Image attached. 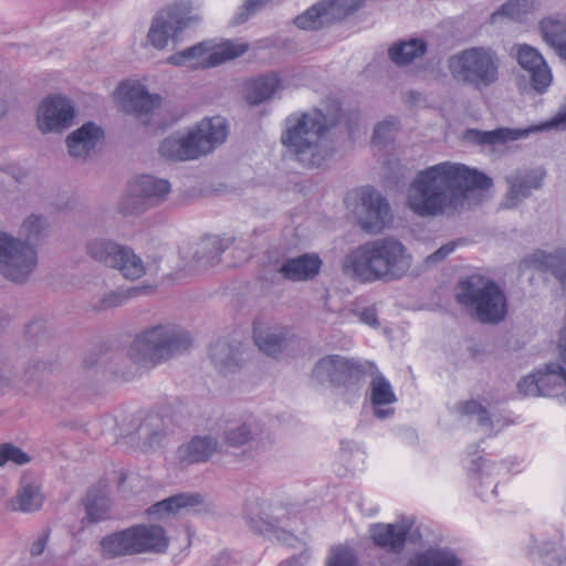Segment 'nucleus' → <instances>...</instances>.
Returning <instances> with one entry per match:
<instances>
[{
  "mask_svg": "<svg viewBox=\"0 0 566 566\" xmlns=\"http://www.w3.org/2000/svg\"><path fill=\"white\" fill-rule=\"evenodd\" d=\"M75 117L74 107L61 95L44 98L38 111V126L42 133L60 132L70 127Z\"/></svg>",
  "mask_w": 566,
  "mask_h": 566,
  "instance_id": "obj_15",
  "label": "nucleus"
},
{
  "mask_svg": "<svg viewBox=\"0 0 566 566\" xmlns=\"http://www.w3.org/2000/svg\"><path fill=\"white\" fill-rule=\"evenodd\" d=\"M322 261L316 254H303L287 260L281 266V273L290 281H305L315 277L321 270Z\"/></svg>",
  "mask_w": 566,
  "mask_h": 566,
  "instance_id": "obj_23",
  "label": "nucleus"
},
{
  "mask_svg": "<svg viewBox=\"0 0 566 566\" xmlns=\"http://www.w3.org/2000/svg\"><path fill=\"white\" fill-rule=\"evenodd\" d=\"M114 95L127 113L139 118L148 114L153 115L161 103L160 96L149 94L138 81L122 82Z\"/></svg>",
  "mask_w": 566,
  "mask_h": 566,
  "instance_id": "obj_16",
  "label": "nucleus"
},
{
  "mask_svg": "<svg viewBox=\"0 0 566 566\" xmlns=\"http://www.w3.org/2000/svg\"><path fill=\"white\" fill-rule=\"evenodd\" d=\"M250 439V430L245 426H241L238 430H230L227 432L226 440L231 447H240L248 442Z\"/></svg>",
  "mask_w": 566,
  "mask_h": 566,
  "instance_id": "obj_45",
  "label": "nucleus"
},
{
  "mask_svg": "<svg viewBox=\"0 0 566 566\" xmlns=\"http://www.w3.org/2000/svg\"><path fill=\"white\" fill-rule=\"evenodd\" d=\"M462 562L449 548H429L411 557L407 566H461Z\"/></svg>",
  "mask_w": 566,
  "mask_h": 566,
  "instance_id": "obj_25",
  "label": "nucleus"
},
{
  "mask_svg": "<svg viewBox=\"0 0 566 566\" xmlns=\"http://www.w3.org/2000/svg\"><path fill=\"white\" fill-rule=\"evenodd\" d=\"M555 549L554 543H544L543 546L536 547V553L539 555H548Z\"/></svg>",
  "mask_w": 566,
  "mask_h": 566,
  "instance_id": "obj_52",
  "label": "nucleus"
},
{
  "mask_svg": "<svg viewBox=\"0 0 566 566\" xmlns=\"http://www.w3.org/2000/svg\"><path fill=\"white\" fill-rule=\"evenodd\" d=\"M364 3V0H329L312 6L304 13L294 19L297 28L303 30H316L323 27L324 22L333 19H344Z\"/></svg>",
  "mask_w": 566,
  "mask_h": 566,
  "instance_id": "obj_13",
  "label": "nucleus"
},
{
  "mask_svg": "<svg viewBox=\"0 0 566 566\" xmlns=\"http://www.w3.org/2000/svg\"><path fill=\"white\" fill-rule=\"evenodd\" d=\"M412 264V256L397 239L385 238L367 242L347 258L354 276L365 283L395 281L405 276Z\"/></svg>",
  "mask_w": 566,
  "mask_h": 566,
  "instance_id": "obj_2",
  "label": "nucleus"
},
{
  "mask_svg": "<svg viewBox=\"0 0 566 566\" xmlns=\"http://www.w3.org/2000/svg\"><path fill=\"white\" fill-rule=\"evenodd\" d=\"M537 373L531 374L524 377L517 385L518 392L523 396H543V394H549L545 387H541Z\"/></svg>",
  "mask_w": 566,
  "mask_h": 566,
  "instance_id": "obj_37",
  "label": "nucleus"
},
{
  "mask_svg": "<svg viewBox=\"0 0 566 566\" xmlns=\"http://www.w3.org/2000/svg\"><path fill=\"white\" fill-rule=\"evenodd\" d=\"M202 503L199 494H177L154 504L149 510L150 515H169L181 509L193 507Z\"/></svg>",
  "mask_w": 566,
  "mask_h": 566,
  "instance_id": "obj_29",
  "label": "nucleus"
},
{
  "mask_svg": "<svg viewBox=\"0 0 566 566\" xmlns=\"http://www.w3.org/2000/svg\"><path fill=\"white\" fill-rule=\"evenodd\" d=\"M287 329H281L279 333H266L261 329V323L254 322L253 337L256 346L261 352L269 356L277 357L283 353L287 342Z\"/></svg>",
  "mask_w": 566,
  "mask_h": 566,
  "instance_id": "obj_26",
  "label": "nucleus"
},
{
  "mask_svg": "<svg viewBox=\"0 0 566 566\" xmlns=\"http://www.w3.org/2000/svg\"><path fill=\"white\" fill-rule=\"evenodd\" d=\"M44 227V220L40 216L29 217L22 224V230L25 235L31 239L41 232Z\"/></svg>",
  "mask_w": 566,
  "mask_h": 566,
  "instance_id": "obj_46",
  "label": "nucleus"
},
{
  "mask_svg": "<svg viewBox=\"0 0 566 566\" xmlns=\"http://www.w3.org/2000/svg\"><path fill=\"white\" fill-rule=\"evenodd\" d=\"M133 195L122 203V211L138 212L139 206H151L163 200L170 191V184L165 179H156L149 175L138 176L132 184Z\"/></svg>",
  "mask_w": 566,
  "mask_h": 566,
  "instance_id": "obj_14",
  "label": "nucleus"
},
{
  "mask_svg": "<svg viewBox=\"0 0 566 566\" xmlns=\"http://www.w3.org/2000/svg\"><path fill=\"white\" fill-rule=\"evenodd\" d=\"M484 462V459L482 457L478 458L473 461L472 470L480 472L482 470V464Z\"/></svg>",
  "mask_w": 566,
  "mask_h": 566,
  "instance_id": "obj_54",
  "label": "nucleus"
},
{
  "mask_svg": "<svg viewBox=\"0 0 566 566\" xmlns=\"http://www.w3.org/2000/svg\"><path fill=\"white\" fill-rule=\"evenodd\" d=\"M457 301L469 307L482 323H499L507 311L506 298L492 281L480 275H471L458 285Z\"/></svg>",
  "mask_w": 566,
  "mask_h": 566,
  "instance_id": "obj_6",
  "label": "nucleus"
},
{
  "mask_svg": "<svg viewBox=\"0 0 566 566\" xmlns=\"http://www.w3.org/2000/svg\"><path fill=\"white\" fill-rule=\"evenodd\" d=\"M8 461H12L17 464H24L30 461V458L20 448L4 443L0 446V467Z\"/></svg>",
  "mask_w": 566,
  "mask_h": 566,
  "instance_id": "obj_40",
  "label": "nucleus"
},
{
  "mask_svg": "<svg viewBox=\"0 0 566 566\" xmlns=\"http://www.w3.org/2000/svg\"><path fill=\"white\" fill-rule=\"evenodd\" d=\"M248 50V43L237 40H227L218 44L202 42L170 55L167 63L190 70L209 69L234 60Z\"/></svg>",
  "mask_w": 566,
  "mask_h": 566,
  "instance_id": "obj_8",
  "label": "nucleus"
},
{
  "mask_svg": "<svg viewBox=\"0 0 566 566\" xmlns=\"http://www.w3.org/2000/svg\"><path fill=\"white\" fill-rule=\"evenodd\" d=\"M516 59L522 69L530 73L533 87L545 92L552 83V73L541 53L527 45L521 44L516 48Z\"/></svg>",
  "mask_w": 566,
  "mask_h": 566,
  "instance_id": "obj_19",
  "label": "nucleus"
},
{
  "mask_svg": "<svg viewBox=\"0 0 566 566\" xmlns=\"http://www.w3.org/2000/svg\"><path fill=\"white\" fill-rule=\"evenodd\" d=\"M455 249V243L451 242L443 247H441L439 250H437L434 253L428 255L426 258V264H431L439 262L443 260L448 254H450Z\"/></svg>",
  "mask_w": 566,
  "mask_h": 566,
  "instance_id": "obj_48",
  "label": "nucleus"
},
{
  "mask_svg": "<svg viewBox=\"0 0 566 566\" xmlns=\"http://www.w3.org/2000/svg\"><path fill=\"white\" fill-rule=\"evenodd\" d=\"M361 319L370 326H377L379 324L376 313L370 310H366L361 313Z\"/></svg>",
  "mask_w": 566,
  "mask_h": 566,
  "instance_id": "obj_50",
  "label": "nucleus"
},
{
  "mask_svg": "<svg viewBox=\"0 0 566 566\" xmlns=\"http://www.w3.org/2000/svg\"><path fill=\"white\" fill-rule=\"evenodd\" d=\"M221 243H223V241H222V240H221ZM230 244H233V241H230V242H229V241L227 240V244H222V245H223V247H227V249H229V245H230Z\"/></svg>",
  "mask_w": 566,
  "mask_h": 566,
  "instance_id": "obj_56",
  "label": "nucleus"
},
{
  "mask_svg": "<svg viewBox=\"0 0 566 566\" xmlns=\"http://www.w3.org/2000/svg\"><path fill=\"white\" fill-rule=\"evenodd\" d=\"M48 533L41 534L31 545V554L33 556L41 555L48 544Z\"/></svg>",
  "mask_w": 566,
  "mask_h": 566,
  "instance_id": "obj_49",
  "label": "nucleus"
},
{
  "mask_svg": "<svg viewBox=\"0 0 566 566\" xmlns=\"http://www.w3.org/2000/svg\"><path fill=\"white\" fill-rule=\"evenodd\" d=\"M103 130L94 123H86L66 139L69 153L75 158H86L103 139Z\"/></svg>",
  "mask_w": 566,
  "mask_h": 566,
  "instance_id": "obj_21",
  "label": "nucleus"
},
{
  "mask_svg": "<svg viewBox=\"0 0 566 566\" xmlns=\"http://www.w3.org/2000/svg\"><path fill=\"white\" fill-rule=\"evenodd\" d=\"M395 130L396 122L394 119L379 123L374 129L373 143L375 145L380 144L382 140L389 138Z\"/></svg>",
  "mask_w": 566,
  "mask_h": 566,
  "instance_id": "obj_44",
  "label": "nucleus"
},
{
  "mask_svg": "<svg viewBox=\"0 0 566 566\" xmlns=\"http://www.w3.org/2000/svg\"><path fill=\"white\" fill-rule=\"evenodd\" d=\"M87 252L94 260L118 269L126 279L137 280L145 274L140 258L123 245L96 240L88 243Z\"/></svg>",
  "mask_w": 566,
  "mask_h": 566,
  "instance_id": "obj_12",
  "label": "nucleus"
},
{
  "mask_svg": "<svg viewBox=\"0 0 566 566\" xmlns=\"http://www.w3.org/2000/svg\"><path fill=\"white\" fill-rule=\"evenodd\" d=\"M461 413L467 416L476 415L480 424H488L490 422V415L488 410L475 400L463 401L459 405Z\"/></svg>",
  "mask_w": 566,
  "mask_h": 566,
  "instance_id": "obj_41",
  "label": "nucleus"
},
{
  "mask_svg": "<svg viewBox=\"0 0 566 566\" xmlns=\"http://www.w3.org/2000/svg\"><path fill=\"white\" fill-rule=\"evenodd\" d=\"M36 251L27 242L0 232V272L10 281L22 283L36 266Z\"/></svg>",
  "mask_w": 566,
  "mask_h": 566,
  "instance_id": "obj_10",
  "label": "nucleus"
},
{
  "mask_svg": "<svg viewBox=\"0 0 566 566\" xmlns=\"http://www.w3.org/2000/svg\"><path fill=\"white\" fill-rule=\"evenodd\" d=\"M413 526L415 524L412 520L403 518L399 524H375L369 531H412Z\"/></svg>",
  "mask_w": 566,
  "mask_h": 566,
  "instance_id": "obj_47",
  "label": "nucleus"
},
{
  "mask_svg": "<svg viewBox=\"0 0 566 566\" xmlns=\"http://www.w3.org/2000/svg\"><path fill=\"white\" fill-rule=\"evenodd\" d=\"M125 531L137 532V531H164V530L160 526H150V527H148L146 525H135V526L126 528Z\"/></svg>",
  "mask_w": 566,
  "mask_h": 566,
  "instance_id": "obj_53",
  "label": "nucleus"
},
{
  "mask_svg": "<svg viewBox=\"0 0 566 566\" xmlns=\"http://www.w3.org/2000/svg\"><path fill=\"white\" fill-rule=\"evenodd\" d=\"M558 127L566 129V111L559 112L551 122L527 129L497 128L494 130L481 132L469 129L465 137L479 145H497L509 140H517L524 138L530 132L541 130L545 128Z\"/></svg>",
  "mask_w": 566,
  "mask_h": 566,
  "instance_id": "obj_17",
  "label": "nucleus"
},
{
  "mask_svg": "<svg viewBox=\"0 0 566 566\" xmlns=\"http://www.w3.org/2000/svg\"><path fill=\"white\" fill-rule=\"evenodd\" d=\"M326 566H357V558L353 549L338 546L332 549Z\"/></svg>",
  "mask_w": 566,
  "mask_h": 566,
  "instance_id": "obj_38",
  "label": "nucleus"
},
{
  "mask_svg": "<svg viewBox=\"0 0 566 566\" xmlns=\"http://www.w3.org/2000/svg\"><path fill=\"white\" fill-rule=\"evenodd\" d=\"M43 503L40 489L32 484L23 485L17 496L11 501L13 511L32 512L39 510Z\"/></svg>",
  "mask_w": 566,
  "mask_h": 566,
  "instance_id": "obj_35",
  "label": "nucleus"
},
{
  "mask_svg": "<svg viewBox=\"0 0 566 566\" xmlns=\"http://www.w3.org/2000/svg\"><path fill=\"white\" fill-rule=\"evenodd\" d=\"M187 20L167 8L160 11L153 20L148 32V40L156 49H164L169 39L177 40L178 34L186 28Z\"/></svg>",
  "mask_w": 566,
  "mask_h": 566,
  "instance_id": "obj_18",
  "label": "nucleus"
},
{
  "mask_svg": "<svg viewBox=\"0 0 566 566\" xmlns=\"http://www.w3.org/2000/svg\"><path fill=\"white\" fill-rule=\"evenodd\" d=\"M229 133L224 118L220 116L202 119L196 129L182 137H167L160 145L163 157L170 160L196 159L222 144Z\"/></svg>",
  "mask_w": 566,
  "mask_h": 566,
  "instance_id": "obj_4",
  "label": "nucleus"
},
{
  "mask_svg": "<svg viewBox=\"0 0 566 566\" xmlns=\"http://www.w3.org/2000/svg\"><path fill=\"white\" fill-rule=\"evenodd\" d=\"M377 367L370 361H358L339 355H328L321 358L313 369L317 379H326L333 386H349L358 384L369 371Z\"/></svg>",
  "mask_w": 566,
  "mask_h": 566,
  "instance_id": "obj_11",
  "label": "nucleus"
},
{
  "mask_svg": "<svg viewBox=\"0 0 566 566\" xmlns=\"http://www.w3.org/2000/svg\"><path fill=\"white\" fill-rule=\"evenodd\" d=\"M345 205L358 216L361 229L368 233L381 232L392 220L387 199L370 186L349 191Z\"/></svg>",
  "mask_w": 566,
  "mask_h": 566,
  "instance_id": "obj_9",
  "label": "nucleus"
},
{
  "mask_svg": "<svg viewBox=\"0 0 566 566\" xmlns=\"http://www.w3.org/2000/svg\"><path fill=\"white\" fill-rule=\"evenodd\" d=\"M397 400L389 381L381 375L376 376L371 381L370 401L376 407L375 416L377 418H386L394 413L392 409L382 410L378 407L390 405Z\"/></svg>",
  "mask_w": 566,
  "mask_h": 566,
  "instance_id": "obj_27",
  "label": "nucleus"
},
{
  "mask_svg": "<svg viewBox=\"0 0 566 566\" xmlns=\"http://www.w3.org/2000/svg\"><path fill=\"white\" fill-rule=\"evenodd\" d=\"M270 0H245L241 11L235 17V23H242L248 20V18L255 13L258 10L262 9Z\"/></svg>",
  "mask_w": 566,
  "mask_h": 566,
  "instance_id": "obj_43",
  "label": "nucleus"
},
{
  "mask_svg": "<svg viewBox=\"0 0 566 566\" xmlns=\"http://www.w3.org/2000/svg\"><path fill=\"white\" fill-rule=\"evenodd\" d=\"M191 344L188 333L176 326H155L134 339L129 356L144 367H153L186 350Z\"/></svg>",
  "mask_w": 566,
  "mask_h": 566,
  "instance_id": "obj_5",
  "label": "nucleus"
},
{
  "mask_svg": "<svg viewBox=\"0 0 566 566\" xmlns=\"http://www.w3.org/2000/svg\"><path fill=\"white\" fill-rule=\"evenodd\" d=\"M421 533H374V543L391 553H400L408 541L420 539Z\"/></svg>",
  "mask_w": 566,
  "mask_h": 566,
  "instance_id": "obj_36",
  "label": "nucleus"
},
{
  "mask_svg": "<svg viewBox=\"0 0 566 566\" xmlns=\"http://www.w3.org/2000/svg\"><path fill=\"white\" fill-rule=\"evenodd\" d=\"M86 517L90 522H99L108 517L109 500L104 486L91 490L85 499Z\"/></svg>",
  "mask_w": 566,
  "mask_h": 566,
  "instance_id": "obj_32",
  "label": "nucleus"
},
{
  "mask_svg": "<svg viewBox=\"0 0 566 566\" xmlns=\"http://www.w3.org/2000/svg\"><path fill=\"white\" fill-rule=\"evenodd\" d=\"M281 88V80L274 73L249 80L243 85L247 102L258 105L269 98Z\"/></svg>",
  "mask_w": 566,
  "mask_h": 566,
  "instance_id": "obj_24",
  "label": "nucleus"
},
{
  "mask_svg": "<svg viewBox=\"0 0 566 566\" xmlns=\"http://www.w3.org/2000/svg\"><path fill=\"white\" fill-rule=\"evenodd\" d=\"M328 119L319 109L304 113L300 117L286 119V130L282 135V144L291 149L297 160L307 167L319 166L325 158L323 140L327 130L340 122V109Z\"/></svg>",
  "mask_w": 566,
  "mask_h": 566,
  "instance_id": "obj_3",
  "label": "nucleus"
},
{
  "mask_svg": "<svg viewBox=\"0 0 566 566\" xmlns=\"http://www.w3.org/2000/svg\"><path fill=\"white\" fill-rule=\"evenodd\" d=\"M216 449L214 440L196 437L186 447H181L179 452L182 461L195 463L207 461Z\"/></svg>",
  "mask_w": 566,
  "mask_h": 566,
  "instance_id": "obj_30",
  "label": "nucleus"
},
{
  "mask_svg": "<svg viewBox=\"0 0 566 566\" xmlns=\"http://www.w3.org/2000/svg\"><path fill=\"white\" fill-rule=\"evenodd\" d=\"M541 30L545 41L566 60V19H544Z\"/></svg>",
  "mask_w": 566,
  "mask_h": 566,
  "instance_id": "obj_28",
  "label": "nucleus"
},
{
  "mask_svg": "<svg viewBox=\"0 0 566 566\" xmlns=\"http://www.w3.org/2000/svg\"><path fill=\"white\" fill-rule=\"evenodd\" d=\"M492 185V178L475 168L443 161L416 175L408 187L407 206L423 218L454 214L467 208L471 193Z\"/></svg>",
  "mask_w": 566,
  "mask_h": 566,
  "instance_id": "obj_1",
  "label": "nucleus"
},
{
  "mask_svg": "<svg viewBox=\"0 0 566 566\" xmlns=\"http://www.w3.org/2000/svg\"><path fill=\"white\" fill-rule=\"evenodd\" d=\"M105 557L113 558L133 553V536L130 533H109L101 542Z\"/></svg>",
  "mask_w": 566,
  "mask_h": 566,
  "instance_id": "obj_33",
  "label": "nucleus"
},
{
  "mask_svg": "<svg viewBox=\"0 0 566 566\" xmlns=\"http://www.w3.org/2000/svg\"><path fill=\"white\" fill-rule=\"evenodd\" d=\"M523 263L527 269L538 272H551L560 284L566 287V252L557 251L555 254H547L544 251H536L526 258Z\"/></svg>",
  "mask_w": 566,
  "mask_h": 566,
  "instance_id": "obj_22",
  "label": "nucleus"
},
{
  "mask_svg": "<svg viewBox=\"0 0 566 566\" xmlns=\"http://www.w3.org/2000/svg\"><path fill=\"white\" fill-rule=\"evenodd\" d=\"M518 3V0H509L506 3H504L499 12H495L493 15L496 14H504L509 17H513V7Z\"/></svg>",
  "mask_w": 566,
  "mask_h": 566,
  "instance_id": "obj_51",
  "label": "nucleus"
},
{
  "mask_svg": "<svg viewBox=\"0 0 566 566\" xmlns=\"http://www.w3.org/2000/svg\"><path fill=\"white\" fill-rule=\"evenodd\" d=\"M426 50L427 45L424 41L412 39L390 46L389 56L396 64L406 65L416 57L422 56Z\"/></svg>",
  "mask_w": 566,
  "mask_h": 566,
  "instance_id": "obj_31",
  "label": "nucleus"
},
{
  "mask_svg": "<svg viewBox=\"0 0 566 566\" xmlns=\"http://www.w3.org/2000/svg\"><path fill=\"white\" fill-rule=\"evenodd\" d=\"M202 243L205 244V249H209V251L213 254L208 256L207 263L210 265L217 264L220 261V255L222 252L227 250V247H223L221 243V239L218 237L206 238Z\"/></svg>",
  "mask_w": 566,
  "mask_h": 566,
  "instance_id": "obj_42",
  "label": "nucleus"
},
{
  "mask_svg": "<svg viewBox=\"0 0 566 566\" xmlns=\"http://www.w3.org/2000/svg\"><path fill=\"white\" fill-rule=\"evenodd\" d=\"M449 69L457 80H462L476 88L488 87L499 77V61L495 54L484 48H471L453 55Z\"/></svg>",
  "mask_w": 566,
  "mask_h": 566,
  "instance_id": "obj_7",
  "label": "nucleus"
},
{
  "mask_svg": "<svg viewBox=\"0 0 566 566\" xmlns=\"http://www.w3.org/2000/svg\"><path fill=\"white\" fill-rule=\"evenodd\" d=\"M143 289H128L127 291H116L107 294L97 306L98 310H107L123 304L127 298L137 295Z\"/></svg>",
  "mask_w": 566,
  "mask_h": 566,
  "instance_id": "obj_39",
  "label": "nucleus"
},
{
  "mask_svg": "<svg viewBox=\"0 0 566 566\" xmlns=\"http://www.w3.org/2000/svg\"><path fill=\"white\" fill-rule=\"evenodd\" d=\"M545 177L543 169L535 170H517L507 177L510 185L509 192L503 202L504 208H513L517 202L527 197L532 189H537L542 186Z\"/></svg>",
  "mask_w": 566,
  "mask_h": 566,
  "instance_id": "obj_20",
  "label": "nucleus"
},
{
  "mask_svg": "<svg viewBox=\"0 0 566 566\" xmlns=\"http://www.w3.org/2000/svg\"><path fill=\"white\" fill-rule=\"evenodd\" d=\"M133 536V553H161L168 546V538L165 533H130Z\"/></svg>",
  "mask_w": 566,
  "mask_h": 566,
  "instance_id": "obj_34",
  "label": "nucleus"
},
{
  "mask_svg": "<svg viewBox=\"0 0 566 566\" xmlns=\"http://www.w3.org/2000/svg\"><path fill=\"white\" fill-rule=\"evenodd\" d=\"M240 252L242 253V256H241L242 260H248L250 258L249 253L243 252V251H240Z\"/></svg>",
  "mask_w": 566,
  "mask_h": 566,
  "instance_id": "obj_55",
  "label": "nucleus"
}]
</instances>
